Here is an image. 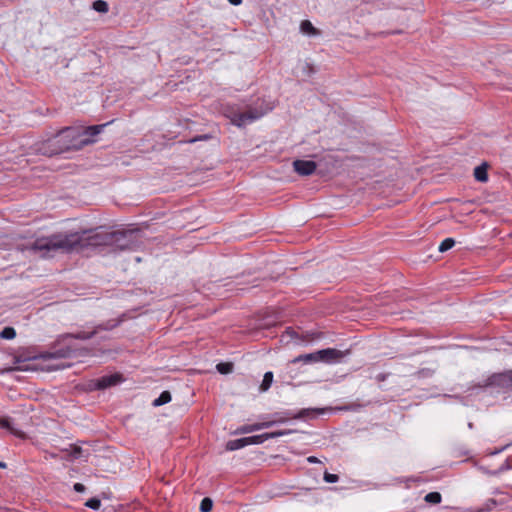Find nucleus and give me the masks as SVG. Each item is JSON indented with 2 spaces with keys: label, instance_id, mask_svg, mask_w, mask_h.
Wrapping results in <instances>:
<instances>
[{
  "label": "nucleus",
  "instance_id": "obj_27",
  "mask_svg": "<svg viewBox=\"0 0 512 512\" xmlns=\"http://www.w3.org/2000/svg\"><path fill=\"white\" fill-rule=\"evenodd\" d=\"M95 334V331L91 332V333H86V332H79L77 334L74 335L75 338L77 339H89L91 338L93 335Z\"/></svg>",
  "mask_w": 512,
  "mask_h": 512
},
{
  "label": "nucleus",
  "instance_id": "obj_24",
  "mask_svg": "<svg viewBox=\"0 0 512 512\" xmlns=\"http://www.w3.org/2000/svg\"><path fill=\"white\" fill-rule=\"evenodd\" d=\"M212 506H213L212 500L210 498H204L201 501L200 510H201V512H210L212 509Z\"/></svg>",
  "mask_w": 512,
  "mask_h": 512
},
{
  "label": "nucleus",
  "instance_id": "obj_20",
  "mask_svg": "<svg viewBox=\"0 0 512 512\" xmlns=\"http://www.w3.org/2000/svg\"><path fill=\"white\" fill-rule=\"evenodd\" d=\"M15 336H16V331L13 327H5L0 332V337L3 339L11 340V339H14Z\"/></svg>",
  "mask_w": 512,
  "mask_h": 512
},
{
  "label": "nucleus",
  "instance_id": "obj_15",
  "mask_svg": "<svg viewBox=\"0 0 512 512\" xmlns=\"http://www.w3.org/2000/svg\"><path fill=\"white\" fill-rule=\"evenodd\" d=\"M272 382H273V373L270 371L266 372L264 374L262 383L260 385V390L263 392L267 391L271 387Z\"/></svg>",
  "mask_w": 512,
  "mask_h": 512
},
{
  "label": "nucleus",
  "instance_id": "obj_34",
  "mask_svg": "<svg viewBox=\"0 0 512 512\" xmlns=\"http://www.w3.org/2000/svg\"><path fill=\"white\" fill-rule=\"evenodd\" d=\"M509 378L512 380V370L509 372Z\"/></svg>",
  "mask_w": 512,
  "mask_h": 512
},
{
  "label": "nucleus",
  "instance_id": "obj_14",
  "mask_svg": "<svg viewBox=\"0 0 512 512\" xmlns=\"http://www.w3.org/2000/svg\"><path fill=\"white\" fill-rule=\"evenodd\" d=\"M171 401V394L169 391H163L158 398L153 401V406L158 407L169 403Z\"/></svg>",
  "mask_w": 512,
  "mask_h": 512
},
{
  "label": "nucleus",
  "instance_id": "obj_28",
  "mask_svg": "<svg viewBox=\"0 0 512 512\" xmlns=\"http://www.w3.org/2000/svg\"><path fill=\"white\" fill-rule=\"evenodd\" d=\"M71 456L75 459L80 458L82 456V450L80 447H73L71 451Z\"/></svg>",
  "mask_w": 512,
  "mask_h": 512
},
{
  "label": "nucleus",
  "instance_id": "obj_1",
  "mask_svg": "<svg viewBox=\"0 0 512 512\" xmlns=\"http://www.w3.org/2000/svg\"><path fill=\"white\" fill-rule=\"evenodd\" d=\"M132 233L103 232L97 230H84L81 232L56 233L48 237H41L34 241L32 249L41 257L52 256L53 253L80 252L88 247H98L118 243L120 249H133L129 240Z\"/></svg>",
  "mask_w": 512,
  "mask_h": 512
},
{
  "label": "nucleus",
  "instance_id": "obj_2",
  "mask_svg": "<svg viewBox=\"0 0 512 512\" xmlns=\"http://www.w3.org/2000/svg\"><path fill=\"white\" fill-rule=\"evenodd\" d=\"M107 124L89 126L85 129L68 127L62 130L57 138L65 141V149L79 150L82 147L95 142V137L100 134Z\"/></svg>",
  "mask_w": 512,
  "mask_h": 512
},
{
  "label": "nucleus",
  "instance_id": "obj_21",
  "mask_svg": "<svg viewBox=\"0 0 512 512\" xmlns=\"http://www.w3.org/2000/svg\"><path fill=\"white\" fill-rule=\"evenodd\" d=\"M455 245V241L452 238H446L444 239L440 245H439V251L440 252H446L450 250Z\"/></svg>",
  "mask_w": 512,
  "mask_h": 512
},
{
  "label": "nucleus",
  "instance_id": "obj_13",
  "mask_svg": "<svg viewBox=\"0 0 512 512\" xmlns=\"http://www.w3.org/2000/svg\"><path fill=\"white\" fill-rule=\"evenodd\" d=\"M300 30L302 33L307 35H317L318 32L316 28L312 25V23L309 20H304L300 24Z\"/></svg>",
  "mask_w": 512,
  "mask_h": 512
},
{
  "label": "nucleus",
  "instance_id": "obj_31",
  "mask_svg": "<svg viewBox=\"0 0 512 512\" xmlns=\"http://www.w3.org/2000/svg\"><path fill=\"white\" fill-rule=\"evenodd\" d=\"M228 2L232 5L238 6L242 3V0H228Z\"/></svg>",
  "mask_w": 512,
  "mask_h": 512
},
{
  "label": "nucleus",
  "instance_id": "obj_17",
  "mask_svg": "<svg viewBox=\"0 0 512 512\" xmlns=\"http://www.w3.org/2000/svg\"><path fill=\"white\" fill-rule=\"evenodd\" d=\"M303 361L305 363L312 362V361H319L318 351L315 353H310L306 355H301L293 360V362H299Z\"/></svg>",
  "mask_w": 512,
  "mask_h": 512
},
{
  "label": "nucleus",
  "instance_id": "obj_10",
  "mask_svg": "<svg viewBox=\"0 0 512 512\" xmlns=\"http://www.w3.org/2000/svg\"><path fill=\"white\" fill-rule=\"evenodd\" d=\"M488 165L487 163H482L474 169V177L477 181L485 183L488 181Z\"/></svg>",
  "mask_w": 512,
  "mask_h": 512
},
{
  "label": "nucleus",
  "instance_id": "obj_22",
  "mask_svg": "<svg viewBox=\"0 0 512 512\" xmlns=\"http://www.w3.org/2000/svg\"><path fill=\"white\" fill-rule=\"evenodd\" d=\"M292 432H293L292 430H278V431H273V432H267L266 436H267V440H269V439L278 438L281 436L291 434Z\"/></svg>",
  "mask_w": 512,
  "mask_h": 512
},
{
  "label": "nucleus",
  "instance_id": "obj_18",
  "mask_svg": "<svg viewBox=\"0 0 512 512\" xmlns=\"http://www.w3.org/2000/svg\"><path fill=\"white\" fill-rule=\"evenodd\" d=\"M425 501L431 504H438L441 502V494L439 492H430L426 494Z\"/></svg>",
  "mask_w": 512,
  "mask_h": 512
},
{
  "label": "nucleus",
  "instance_id": "obj_26",
  "mask_svg": "<svg viewBox=\"0 0 512 512\" xmlns=\"http://www.w3.org/2000/svg\"><path fill=\"white\" fill-rule=\"evenodd\" d=\"M338 479H339V477L336 474H331V473H328V472L324 473V480L327 483H336L338 481Z\"/></svg>",
  "mask_w": 512,
  "mask_h": 512
},
{
  "label": "nucleus",
  "instance_id": "obj_19",
  "mask_svg": "<svg viewBox=\"0 0 512 512\" xmlns=\"http://www.w3.org/2000/svg\"><path fill=\"white\" fill-rule=\"evenodd\" d=\"M93 9L100 13H106L108 11V4L103 0H96L93 2Z\"/></svg>",
  "mask_w": 512,
  "mask_h": 512
},
{
  "label": "nucleus",
  "instance_id": "obj_25",
  "mask_svg": "<svg viewBox=\"0 0 512 512\" xmlns=\"http://www.w3.org/2000/svg\"><path fill=\"white\" fill-rule=\"evenodd\" d=\"M216 368L221 374H227L232 371V365L230 363H220Z\"/></svg>",
  "mask_w": 512,
  "mask_h": 512
},
{
  "label": "nucleus",
  "instance_id": "obj_30",
  "mask_svg": "<svg viewBox=\"0 0 512 512\" xmlns=\"http://www.w3.org/2000/svg\"><path fill=\"white\" fill-rule=\"evenodd\" d=\"M74 490L76 492L82 493V492L85 491V486L83 484H81V483H75L74 484Z\"/></svg>",
  "mask_w": 512,
  "mask_h": 512
},
{
  "label": "nucleus",
  "instance_id": "obj_5",
  "mask_svg": "<svg viewBox=\"0 0 512 512\" xmlns=\"http://www.w3.org/2000/svg\"><path fill=\"white\" fill-rule=\"evenodd\" d=\"M319 361L326 363H337L345 356L340 350L334 348H327L318 351Z\"/></svg>",
  "mask_w": 512,
  "mask_h": 512
},
{
  "label": "nucleus",
  "instance_id": "obj_8",
  "mask_svg": "<svg viewBox=\"0 0 512 512\" xmlns=\"http://www.w3.org/2000/svg\"><path fill=\"white\" fill-rule=\"evenodd\" d=\"M267 428H268V425L264 424V421L263 422L254 423V424H244V425L238 427L233 432V434H235V435L249 434V433H252L254 431H259V430L267 429Z\"/></svg>",
  "mask_w": 512,
  "mask_h": 512
},
{
  "label": "nucleus",
  "instance_id": "obj_3",
  "mask_svg": "<svg viewBox=\"0 0 512 512\" xmlns=\"http://www.w3.org/2000/svg\"><path fill=\"white\" fill-rule=\"evenodd\" d=\"M325 409H302L298 413H292L290 411L286 412H277L271 415V419L264 421V424L268 425V428L276 425V424H283L287 422L289 419H299L306 416H309L311 413H317V414H323Z\"/></svg>",
  "mask_w": 512,
  "mask_h": 512
},
{
  "label": "nucleus",
  "instance_id": "obj_4",
  "mask_svg": "<svg viewBox=\"0 0 512 512\" xmlns=\"http://www.w3.org/2000/svg\"><path fill=\"white\" fill-rule=\"evenodd\" d=\"M272 109L271 106H268L265 110L258 111L257 109H252L247 112L236 113L231 117V122L239 127L246 126L254 122L255 120L261 118L268 111Z\"/></svg>",
  "mask_w": 512,
  "mask_h": 512
},
{
  "label": "nucleus",
  "instance_id": "obj_29",
  "mask_svg": "<svg viewBox=\"0 0 512 512\" xmlns=\"http://www.w3.org/2000/svg\"><path fill=\"white\" fill-rule=\"evenodd\" d=\"M508 469H510V466H509L507 463H504V464H502V465L500 466V468H499L497 471L492 472V474H493V475H496V474H498L499 472H503V471L508 470Z\"/></svg>",
  "mask_w": 512,
  "mask_h": 512
},
{
  "label": "nucleus",
  "instance_id": "obj_33",
  "mask_svg": "<svg viewBox=\"0 0 512 512\" xmlns=\"http://www.w3.org/2000/svg\"><path fill=\"white\" fill-rule=\"evenodd\" d=\"M6 464L4 462H0V468H5Z\"/></svg>",
  "mask_w": 512,
  "mask_h": 512
},
{
  "label": "nucleus",
  "instance_id": "obj_12",
  "mask_svg": "<svg viewBox=\"0 0 512 512\" xmlns=\"http://www.w3.org/2000/svg\"><path fill=\"white\" fill-rule=\"evenodd\" d=\"M0 427L4 428V429H7L11 434H13V435H15L17 437H20V438L24 437V433L21 430L15 428L11 424L9 418H2V419H0Z\"/></svg>",
  "mask_w": 512,
  "mask_h": 512
},
{
  "label": "nucleus",
  "instance_id": "obj_11",
  "mask_svg": "<svg viewBox=\"0 0 512 512\" xmlns=\"http://www.w3.org/2000/svg\"><path fill=\"white\" fill-rule=\"evenodd\" d=\"M248 445V441L246 437L230 440L226 443V450L228 451H235L239 450L241 448H244Z\"/></svg>",
  "mask_w": 512,
  "mask_h": 512
},
{
  "label": "nucleus",
  "instance_id": "obj_32",
  "mask_svg": "<svg viewBox=\"0 0 512 512\" xmlns=\"http://www.w3.org/2000/svg\"><path fill=\"white\" fill-rule=\"evenodd\" d=\"M307 460H308V462H310V463H316V462H318V459H317L316 457H314V456H310V457H308V459H307Z\"/></svg>",
  "mask_w": 512,
  "mask_h": 512
},
{
  "label": "nucleus",
  "instance_id": "obj_16",
  "mask_svg": "<svg viewBox=\"0 0 512 512\" xmlns=\"http://www.w3.org/2000/svg\"><path fill=\"white\" fill-rule=\"evenodd\" d=\"M248 445H259L267 441L266 433L246 437Z\"/></svg>",
  "mask_w": 512,
  "mask_h": 512
},
{
  "label": "nucleus",
  "instance_id": "obj_23",
  "mask_svg": "<svg viewBox=\"0 0 512 512\" xmlns=\"http://www.w3.org/2000/svg\"><path fill=\"white\" fill-rule=\"evenodd\" d=\"M85 505H86L88 508H90V509H92V510H94V511H97V510H99V509H100V507H101V501H100L98 498H91V499H89V500L85 503Z\"/></svg>",
  "mask_w": 512,
  "mask_h": 512
},
{
  "label": "nucleus",
  "instance_id": "obj_9",
  "mask_svg": "<svg viewBox=\"0 0 512 512\" xmlns=\"http://www.w3.org/2000/svg\"><path fill=\"white\" fill-rule=\"evenodd\" d=\"M304 339L300 338L295 330L292 328H287L286 331L281 336V342L288 344L290 342H294L295 344H300Z\"/></svg>",
  "mask_w": 512,
  "mask_h": 512
},
{
  "label": "nucleus",
  "instance_id": "obj_6",
  "mask_svg": "<svg viewBox=\"0 0 512 512\" xmlns=\"http://www.w3.org/2000/svg\"><path fill=\"white\" fill-rule=\"evenodd\" d=\"M293 167L299 175L308 176L315 172L317 165L311 160H295Z\"/></svg>",
  "mask_w": 512,
  "mask_h": 512
},
{
  "label": "nucleus",
  "instance_id": "obj_7",
  "mask_svg": "<svg viewBox=\"0 0 512 512\" xmlns=\"http://www.w3.org/2000/svg\"><path fill=\"white\" fill-rule=\"evenodd\" d=\"M123 381V378L120 374L115 373L111 375H105L95 381V388L97 389H106L112 386H115Z\"/></svg>",
  "mask_w": 512,
  "mask_h": 512
}]
</instances>
